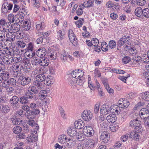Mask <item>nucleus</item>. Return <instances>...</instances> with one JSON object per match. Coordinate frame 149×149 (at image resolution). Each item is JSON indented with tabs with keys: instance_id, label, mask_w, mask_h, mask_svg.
<instances>
[{
	"instance_id": "f257e3e1",
	"label": "nucleus",
	"mask_w": 149,
	"mask_h": 149,
	"mask_svg": "<svg viewBox=\"0 0 149 149\" xmlns=\"http://www.w3.org/2000/svg\"><path fill=\"white\" fill-rule=\"evenodd\" d=\"M40 113V111L37 109L30 110L25 113V116L29 119H33L35 115H38Z\"/></svg>"
},
{
	"instance_id": "f03ea898",
	"label": "nucleus",
	"mask_w": 149,
	"mask_h": 149,
	"mask_svg": "<svg viewBox=\"0 0 149 149\" xmlns=\"http://www.w3.org/2000/svg\"><path fill=\"white\" fill-rule=\"evenodd\" d=\"M19 99L16 96H14L10 99V103L15 109L18 108L19 107Z\"/></svg>"
},
{
	"instance_id": "7ed1b4c3",
	"label": "nucleus",
	"mask_w": 149,
	"mask_h": 149,
	"mask_svg": "<svg viewBox=\"0 0 149 149\" xmlns=\"http://www.w3.org/2000/svg\"><path fill=\"white\" fill-rule=\"evenodd\" d=\"M81 117L84 120L88 121L92 119L93 115L89 111L84 110L82 113Z\"/></svg>"
},
{
	"instance_id": "20e7f679",
	"label": "nucleus",
	"mask_w": 149,
	"mask_h": 149,
	"mask_svg": "<svg viewBox=\"0 0 149 149\" xmlns=\"http://www.w3.org/2000/svg\"><path fill=\"white\" fill-rule=\"evenodd\" d=\"M84 134L86 136L90 137L93 136L94 132L93 128L90 126H86L83 129Z\"/></svg>"
},
{
	"instance_id": "39448f33",
	"label": "nucleus",
	"mask_w": 149,
	"mask_h": 149,
	"mask_svg": "<svg viewBox=\"0 0 149 149\" xmlns=\"http://www.w3.org/2000/svg\"><path fill=\"white\" fill-rule=\"evenodd\" d=\"M16 81L14 78H11L5 81H3L2 84H4V88H6L10 86H15Z\"/></svg>"
},
{
	"instance_id": "423d86ee",
	"label": "nucleus",
	"mask_w": 149,
	"mask_h": 149,
	"mask_svg": "<svg viewBox=\"0 0 149 149\" xmlns=\"http://www.w3.org/2000/svg\"><path fill=\"white\" fill-rule=\"evenodd\" d=\"M13 5L10 3H4L2 6V11L3 13H9L13 8Z\"/></svg>"
},
{
	"instance_id": "0eeeda50",
	"label": "nucleus",
	"mask_w": 149,
	"mask_h": 149,
	"mask_svg": "<svg viewBox=\"0 0 149 149\" xmlns=\"http://www.w3.org/2000/svg\"><path fill=\"white\" fill-rule=\"evenodd\" d=\"M140 117L142 119H145L149 116V110L146 108L142 109L139 111Z\"/></svg>"
},
{
	"instance_id": "6e6552de",
	"label": "nucleus",
	"mask_w": 149,
	"mask_h": 149,
	"mask_svg": "<svg viewBox=\"0 0 149 149\" xmlns=\"http://www.w3.org/2000/svg\"><path fill=\"white\" fill-rule=\"evenodd\" d=\"M99 133L100 134V139L103 141V142L104 143H107L110 139L109 133L106 132H100Z\"/></svg>"
},
{
	"instance_id": "1a4fd4ad",
	"label": "nucleus",
	"mask_w": 149,
	"mask_h": 149,
	"mask_svg": "<svg viewBox=\"0 0 149 149\" xmlns=\"http://www.w3.org/2000/svg\"><path fill=\"white\" fill-rule=\"evenodd\" d=\"M83 73L82 70L78 69L73 71L72 72L71 75L72 77L78 79L83 76Z\"/></svg>"
},
{
	"instance_id": "9d476101",
	"label": "nucleus",
	"mask_w": 149,
	"mask_h": 149,
	"mask_svg": "<svg viewBox=\"0 0 149 149\" xmlns=\"http://www.w3.org/2000/svg\"><path fill=\"white\" fill-rule=\"evenodd\" d=\"M47 53V51L45 48L41 47L39 48L36 52L37 56L39 58H43Z\"/></svg>"
},
{
	"instance_id": "9b49d317",
	"label": "nucleus",
	"mask_w": 149,
	"mask_h": 149,
	"mask_svg": "<svg viewBox=\"0 0 149 149\" xmlns=\"http://www.w3.org/2000/svg\"><path fill=\"white\" fill-rule=\"evenodd\" d=\"M31 78L28 77L23 76L20 81L21 84L23 86L29 85L31 82Z\"/></svg>"
},
{
	"instance_id": "f8f14e48",
	"label": "nucleus",
	"mask_w": 149,
	"mask_h": 149,
	"mask_svg": "<svg viewBox=\"0 0 149 149\" xmlns=\"http://www.w3.org/2000/svg\"><path fill=\"white\" fill-rule=\"evenodd\" d=\"M118 105L122 108H127L130 104L129 102L127 100L122 99V100H120L118 102Z\"/></svg>"
},
{
	"instance_id": "ddd939ff",
	"label": "nucleus",
	"mask_w": 149,
	"mask_h": 149,
	"mask_svg": "<svg viewBox=\"0 0 149 149\" xmlns=\"http://www.w3.org/2000/svg\"><path fill=\"white\" fill-rule=\"evenodd\" d=\"M6 36L8 38L6 40V41L10 40V43H9V47H11L12 43L11 41H13L15 40V35L11 32L6 34Z\"/></svg>"
},
{
	"instance_id": "4468645a",
	"label": "nucleus",
	"mask_w": 149,
	"mask_h": 149,
	"mask_svg": "<svg viewBox=\"0 0 149 149\" xmlns=\"http://www.w3.org/2000/svg\"><path fill=\"white\" fill-rule=\"evenodd\" d=\"M74 126L75 128L80 129L83 128L84 126V122L81 120H78L74 123Z\"/></svg>"
},
{
	"instance_id": "2eb2a0df",
	"label": "nucleus",
	"mask_w": 149,
	"mask_h": 149,
	"mask_svg": "<svg viewBox=\"0 0 149 149\" xmlns=\"http://www.w3.org/2000/svg\"><path fill=\"white\" fill-rule=\"evenodd\" d=\"M107 120L109 123H114L116 120L117 117L115 114H111L108 115L106 117Z\"/></svg>"
},
{
	"instance_id": "dca6fc26",
	"label": "nucleus",
	"mask_w": 149,
	"mask_h": 149,
	"mask_svg": "<svg viewBox=\"0 0 149 149\" xmlns=\"http://www.w3.org/2000/svg\"><path fill=\"white\" fill-rule=\"evenodd\" d=\"M141 123V121L137 119H134L130 120L129 122V126L132 127L134 128L135 126Z\"/></svg>"
},
{
	"instance_id": "f3484780",
	"label": "nucleus",
	"mask_w": 149,
	"mask_h": 149,
	"mask_svg": "<svg viewBox=\"0 0 149 149\" xmlns=\"http://www.w3.org/2000/svg\"><path fill=\"white\" fill-rule=\"evenodd\" d=\"M67 132L68 135L71 136H76L77 133L76 130L72 127H70L68 129Z\"/></svg>"
},
{
	"instance_id": "a211bd4d",
	"label": "nucleus",
	"mask_w": 149,
	"mask_h": 149,
	"mask_svg": "<svg viewBox=\"0 0 149 149\" xmlns=\"http://www.w3.org/2000/svg\"><path fill=\"white\" fill-rule=\"evenodd\" d=\"M111 111L110 108L108 106H105L104 105L101 107L100 109V112L104 115H106L109 113Z\"/></svg>"
},
{
	"instance_id": "6ab92c4d",
	"label": "nucleus",
	"mask_w": 149,
	"mask_h": 149,
	"mask_svg": "<svg viewBox=\"0 0 149 149\" xmlns=\"http://www.w3.org/2000/svg\"><path fill=\"white\" fill-rule=\"evenodd\" d=\"M49 63V60L47 58H40V66L43 67L47 66Z\"/></svg>"
},
{
	"instance_id": "aec40b11",
	"label": "nucleus",
	"mask_w": 149,
	"mask_h": 149,
	"mask_svg": "<svg viewBox=\"0 0 149 149\" xmlns=\"http://www.w3.org/2000/svg\"><path fill=\"white\" fill-rule=\"evenodd\" d=\"M26 60V59H24L22 60V61L25 63H26L25 64L23 68V71L25 72H29L31 70L32 67L31 64L29 63H27V62L25 61Z\"/></svg>"
},
{
	"instance_id": "412c9836",
	"label": "nucleus",
	"mask_w": 149,
	"mask_h": 149,
	"mask_svg": "<svg viewBox=\"0 0 149 149\" xmlns=\"http://www.w3.org/2000/svg\"><path fill=\"white\" fill-rule=\"evenodd\" d=\"M28 124L32 127H35L37 130L39 129V127L38 125L37 124L36 122H35L33 119H29L28 121Z\"/></svg>"
},
{
	"instance_id": "4be33fe9",
	"label": "nucleus",
	"mask_w": 149,
	"mask_h": 149,
	"mask_svg": "<svg viewBox=\"0 0 149 149\" xmlns=\"http://www.w3.org/2000/svg\"><path fill=\"white\" fill-rule=\"evenodd\" d=\"M127 135H129V137L130 138H132L136 141H137L139 139V134L135 131H132L129 134L127 133Z\"/></svg>"
},
{
	"instance_id": "5701e85b",
	"label": "nucleus",
	"mask_w": 149,
	"mask_h": 149,
	"mask_svg": "<svg viewBox=\"0 0 149 149\" xmlns=\"http://www.w3.org/2000/svg\"><path fill=\"white\" fill-rule=\"evenodd\" d=\"M11 74L15 78H19L22 76L21 70H12Z\"/></svg>"
},
{
	"instance_id": "b1692460",
	"label": "nucleus",
	"mask_w": 149,
	"mask_h": 149,
	"mask_svg": "<svg viewBox=\"0 0 149 149\" xmlns=\"http://www.w3.org/2000/svg\"><path fill=\"white\" fill-rule=\"evenodd\" d=\"M10 23H8L5 25V26H3V29L4 32L9 33L12 32V25L10 24Z\"/></svg>"
},
{
	"instance_id": "393cba45",
	"label": "nucleus",
	"mask_w": 149,
	"mask_h": 149,
	"mask_svg": "<svg viewBox=\"0 0 149 149\" xmlns=\"http://www.w3.org/2000/svg\"><path fill=\"white\" fill-rule=\"evenodd\" d=\"M36 81L44 83L45 77L44 74H39L36 76Z\"/></svg>"
},
{
	"instance_id": "a878e982",
	"label": "nucleus",
	"mask_w": 149,
	"mask_h": 149,
	"mask_svg": "<svg viewBox=\"0 0 149 149\" xmlns=\"http://www.w3.org/2000/svg\"><path fill=\"white\" fill-rule=\"evenodd\" d=\"M69 38L70 41L74 46H77L78 45L77 40L75 34L74 35L71 36L69 37Z\"/></svg>"
},
{
	"instance_id": "bb28decb",
	"label": "nucleus",
	"mask_w": 149,
	"mask_h": 149,
	"mask_svg": "<svg viewBox=\"0 0 149 149\" xmlns=\"http://www.w3.org/2000/svg\"><path fill=\"white\" fill-rule=\"evenodd\" d=\"M47 95V91L46 90L41 91L39 94V98L40 100H42L46 98Z\"/></svg>"
},
{
	"instance_id": "cd10ccee",
	"label": "nucleus",
	"mask_w": 149,
	"mask_h": 149,
	"mask_svg": "<svg viewBox=\"0 0 149 149\" xmlns=\"http://www.w3.org/2000/svg\"><path fill=\"white\" fill-rule=\"evenodd\" d=\"M142 61V58L140 56H137L135 57L133 59L132 63V65H140Z\"/></svg>"
},
{
	"instance_id": "c85d7f7f",
	"label": "nucleus",
	"mask_w": 149,
	"mask_h": 149,
	"mask_svg": "<svg viewBox=\"0 0 149 149\" xmlns=\"http://www.w3.org/2000/svg\"><path fill=\"white\" fill-rule=\"evenodd\" d=\"M40 58L33 57L31 60V63L34 65L37 66L40 65Z\"/></svg>"
},
{
	"instance_id": "c756f323",
	"label": "nucleus",
	"mask_w": 149,
	"mask_h": 149,
	"mask_svg": "<svg viewBox=\"0 0 149 149\" xmlns=\"http://www.w3.org/2000/svg\"><path fill=\"white\" fill-rule=\"evenodd\" d=\"M34 86L39 91L42 89V88L44 86L45 83L42 82H38L37 81H35L33 82Z\"/></svg>"
},
{
	"instance_id": "7c9ffc66",
	"label": "nucleus",
	"mask_w": 149,
	"mask_h": 149,
	"mask_svg": "<svg viewBox=\"0 0 149 149\" xmlns=\"http://www.w3.org/2000/svg\"><path fill=\"white\" fill-rule=\"evenodd\" d=\"M12 31L14 33H17L19 31L20 29V25L17 23H14L12 25Z\"/></svg>"
},
{
	"instance_id": "2f4dec72",
	"label": "nucleus",
	"mask_w": 149,
	"mask_h": 149,
	"mask_svg": "<svg viewBox=\"0 0 149 149\" xmlns=\"http://www.w3.org/2000/svg\"><path fill=\"white\" fill-rule=\"evenodd\" d=\"M111 109L110 112H112L116 114H118L119 113L120 111V107L117 105H116L112 107H111Z\"/></svg>"
},
{
	"instance_id": "473e14b6",
	"label": "nucleus",
	"mask_w": 149,
	"mask_h": 149,
	"mask_svg": "<svg viewBox=\"0 0 149 149\" xmlns=\"http://www.w3.org/2000/svg\"><path fill=\"white\" fill-rule=\"evenodd\" d=\"M9 73L6 71H3L0 73V75L4 81H6L9 78Z\"/></svg>"
},
{
	"instance_id": "72a5a7b5",
	"label": "nucleus",
	"mask_w": 149,
	"mask_h": 149,
	"mask_svg": "<svg viewBox=\"0 0 149 149\" xmlns=\"http://www.w3.org/2000/svg\"><path fill=\"white\" fill-rule=\"evenodd\" d=\"M2 61L6 65H11L13 62L12 56L9 58V56H6L3 58Z\"/></svg>"
},
{
	"instance_id": "f704fd0d",
	"label": "nucleus",
	"mask_w": 149,
	"mask_h": 149,
	"mask_svg": "<svg viewBox=\"0 0 149 149\" xmlns=\"http://www.w3.org/2000/svg\"><path fill=\"white\" fill-rule=\"evenodd\" d=\"M68 139L66 136L64 134L60 135L58 138V142L61 144H64L67 142Z\"/></svg>"
},
{
	"instance_id": "c9c22d12",
	"label": "nucleus",
	"mask_w": 149,
	"mask_h": 149,
	"mask_svg": "<svg viewBox=\"0 0 149 149\" xmlns=\"http://www.w3.org/2000/svg\"><path fill=\"white\" fill-rule=\"evenodd\" d=\"M85 144L87 147L91 148L94 147L95 142L92 139H89L86 140Z\"/></svg>"
},
{
	"instance_id": "e433bc0d",
	"label": "nucleus",
	"mask_w": 149,
	"mask_h": 149,
	"mask_svg": "<svg viewBox=\"0 0 149 149\" xmlns=\"http://www.w3.org/2000/svg\"><path fill=\"white\" fill-rule=\"evenodd\" d=\"M31 27V24L28 21H25L23 22L22 27L24 31H27L30 29Z\"/></svg>"
},
{
	"instance_id": "4c0bfd02",
	"label": "nucleus",
	"mask_w": 149,
	"mask_h": 149,
	"mask_svg": "<svg viewBox=\"0 0 149 149\" xmlns=\"http://www.w3.org/2000/svg\"><path fill=\"white\" fill-rule=\"evenodd\" d=\"M57 52L56 51L50 52L48 54V56L51 60H55L57 58Z\"/></svg>"
},
{
	"instance_id": "58836bf2",
	"label": "nucleus",
	"mask_w": 149,
	"mask_h": 149,
	"mask_svg": "<svg viewBox=\"0 0 149 149\" xmlns=\"http://www.w3.org/2000/svg\"><path fill=\"white\" fill-rule=\"evenodd\" d=\"M143 10L141 7H138L135 10V15L138 17H140L143 15Z\"/></svg>"
},
{
	"instance_id": "ea45409f",
	"label": "nucleus",
	"mask_w": 149,
	"mask_h": 149,
	"mask_svg": "<svg viewBox=\"0 0 149 149\" xmlns=\"http://www.w3.org/2000/svg\"><path fill=\"white\" fill-rule=\"evenodd\" d=\"M91 40L93 44V46L94 47H97V48L95 50V51L98 52L100 50V48H98V47H99V46H98V45L99 43L98 40L96 38H94Z\"/></svg>"
},
{
	"instance_id": "a19ab883",
	"label": "nucleus",
	"mask_w": 149,
	"mask_h": 149,
	"mask_svg": "<svg viewBox=\"0 0 149 149\" xmlns=\"http://www.w3.org/2000/svg\"><path fill=\"white\" fill-rule=\"evenodd\" d=\"M66 146L68 148H72L73 147L74 144V141L70 138H68L65 143Z\"/></svg>"
},
{
	"instance_id": "79ce46f5",
	"label": "nucleus",
	"mask_w": 149,
	"mask_h": 149,
	"mask_svg": "<svg viewBox=\"0 0 149 149\" xmlns=\"http://www.w3.org/2000/svg\"><path fill=\"white\" fill-rule=\"evenodd\" d=\"M37 135L31 134L29 136L27 137V141L32 142L36 141L38 139Z\"/></svg>"
},
{
	"instance_id": "37998d69",
	"label": "nucleus",
	"mask_w": 149,
	"mask_h": 149,
	"mask_svg": "<svg viewBox=\"0 0 149 149\" xmlns=\"http://www.w3.org/2000/svg\"><path fill=\"white\" fill-rule=\"evenodd\" d=\"M12 61L15 63L20 62L22 60V58L20 56L18 55L16 56L15 55L12 56Z\"/></svg>"
},
{
	"instance_id": "c03bdc74",
	"label": "nucleus",
	"mask_w": 149,
	"mask_h": 149,
	"mask_svg": "<svg viewBox=\"0 0 149 149\" xmlns=\"http://www.w3.org/2000/svg\"><path fill=\"white\" fill-rule=\"evenodd\" d=\"M85 135L84 134L82 133H77V134L76 135V138L79 141H83L86 139Z\"/></svg>"
},
{
	"instance_id": "a18cd8bd",
	"label": "nucleus",
	"mask_w": 149,
	"mask_h": 149,
	"mask_svg": "<svg viewBox=\"0 0 149 149\" xmlns=\"http://www.w3.org/2000/svg\"><path fill=\"white\" fill-rule=\"evenodd\" d=\"M1 109V110L2 113H6L10 110V108L8 105H3L1 107V105H0V109Z\"/></svg>"
},
{
	"instance_id": "49530a36",
	"label": "nucleus",
	"mask_w": 149,
	"mask_h": 149,
	"mask_svg": "<svg viewBox=\"0 0 149 149\" xmlns=\"http://www.w3.org/2000/svg\"><path fill=\"white\" fill-rule=\"evenodd\" d=\"M63 52V53L61 54V57L63 61V62H65L67 60L68 54V53L65 50H64Z\"/></svg>"
},
{
	"instance_id": "de8ad7c7",
	"label": "nucleus",
	"mask_w": 149,
	"mask_h": 149,
	"mask_svg": "<svg viewBox=\"0 0 149 149\" xmlns=\"http://www.w3.org/2000/svg\"><path fill=\"white\" fill-rule=\"evenodd\" d=\"M5 49H6L5 51L6 54H7V56L10 55L12 56L14 54V52L13 49L11 48H9L8 47H6L5 48Z\"/></svg>"
},
{
	"instance_id": "09e8293b",
	"label": "nucleus",
	"mask_w": 149,
	"mask_h": 149,
	"mask_svg": "<svg viewBox=\"0 0 149 149\" xmlns=\"http://www.w3.org/2000/svg\"><path fill=\"white\" fill-rule=\"evenodd\" d=\"M94 1L93 0H89L86 1H84L86 8H89L93 6Z\"/></svg>"
},
{
	"instance_id": "8fccbe9b",
	"label": "nucleus",
	"mask_w": 149,
	"mask_h": 149,
	"mask_svg": "<svg viewBox=\"0 0 149 149\" xmlns=\"http://www.w3.org/2000/svg\"><path fill=\"white\" fill-rule=\"evenodd\" d=\"M109 123L107 121H104L102 123L100 124V126L104 130L107 129L109 127Z\"/></svg>"
},
{
	"instance_id": "3c124183",
	"label": "nucleus",
	"mask_w": 149,
	"mask_h": 149,
	"mask_svg": "<svg viewBox=\"0 0 149 149\" xmlns=\"http://www.w3.org/2000/svg\"><path fill=\"white\" fill-rule=\"evenodd\" d=\"M26 98L28 99H32L33 97V93L28 90L25 93L24 95Z\"/></svg>"
},
{
	"instance_id": "603ef678",
	"label": "nucleus",
	"mask_w": 149,
	"mask_h": 149,
	"mask_svg": "<svg viewBox=\"0 0 149 149\" xmlns=\"http://www.w3.org/2000/svg\"><path fill=\"white\" fill-rule=\"evenodd\" d=\"M101 48L103 51L106 52L108 50L107 43L105 42H102L101 45Z\"/></svg>"
},
{
	"instance_id": "864d4df0",
	"label": "nucleus",
	"mask_w": 149,
	"mask_h": 149,
	"mask_svg": "<svg viewBox=\"0 0 149 149\" xmlns=\"http://www.w3.org/2000/svg\"><path fill=\"white\" fill-rule=\"evenodd\" d=\"M85 79L83 76H81L77 79V80H76L77 84L80 86L82 85Z\"/></svg>"
},
{
	"instance_id": "5fc2aeb1",
	"label": "nucleus",
	"mask_w": 149,
	"mask_h": 149,
	"mask_svg": "<svg viewBox=\"0 0 149 149\" xmlns=\"http://www.w3.org/2000/svg\"><path fill=\"white\" fill-rule=\"evenodd\" d=\"M12 122L14 125H19L22 123V120L21 118H15V119L13 120Z\"/></svg>"
},
{
	"instance_id": "6e6d98bb",
	"label": "nucleus",
	"mask_w": 149,
	"mask_h": 149,
	"mask_svg": "<svg viewBox=\"0 0 149 149\" xmlns=\"http://www.w3.org/2000/svg\"><path fill=\"white\" fill-rule=\"evenodd\" d=\"M28 90L31 92L32 91L33 94H37L39 91L35 86H29Z\"/></svg>"
},
{
	"instance_id": "4d7b16f0",
	"label": "nucleus",
	"mask_w": 149,
	"mask_h": 149,
	"mask_svg": "<svg viewBox=\"0 0 149 149\" xmlns=\"http://www.w3.org/2000/svg\"><path fill=\"white\" fill-rule=\"evenodd\" d=\"M13 131L15 134H19L21 132L22 128L19 126H16L13 128Z\"/></svg>"
},
{
	"instance_id": "13d9d810",
	"label": "nucleus",
	"mask_w": 149,
	"mask_h": 149,
	"mask_svg": "<svg viewBox=\"0 0 149 149\" xmlns=\"http://www.w3.org/2000/svg\"><path fill=\"white\" fill-rule=\"evenodd\" d=\"M45 27L44 22H42L40 24H38L36 26V28L37 30H43Z\"/></svg>"
},
{
	"instance_id": "bf43d9fd",
	"label": "nucleus",
	"mask_w": 149,
	"mask_h": 149,
	"mask_svg": "<svg viewBox=\"0 0 149 149\" xmlns=\"http://www.w3.org/2000/svg\"><path fill=\"white\" fill-rule=\"evenodd\" d=\"M84 22V19L83 18H81L78 21H76L75 22V24L77 27L80 28L82 26Z\"/></svg>"
},
{
	"instance_id": "052dcab7",
	"label": "nucleus",
	"mask_w": 149,
	"mask_h": 149,
	"mask_svg": "<svg viewBox=\"0 0 149 149\" xmlns=\"http://www.w3.org/2000/svg\"><path fill=\"white\" fill-rule=\"evenodd\" d=\"M142 98L145 101L149 100V92H146L143 94L142 96Z\"/></svg>"
},
{
	"instance_id": "680f3d73",
	"label": "nucleus",
	"mask_w": 149,
	"mask_h": 149,
	"mask_svg": "<svg viewBox=\"0 0 149 149\" xmlns=\"http://www.w3.org/2000/svg\"><path fill=\"white\" fill-rule=\"evenodd\" d=\"M143 15L146 18L149 17V9L146 8L143 9Z\"/></svg>"
},
{
	"instance_id": "e2e57ef3",
	"label": "nucleus",
	"mask_w": 149,
	"mask_h": 149,
	"mask_svg": "<svg viewBox=\"0 0 149 149\" xmlns=\"http://www.w3.org/2000/svg\"><path fill=\"white\" fill-rule=\"evenodd\" d=\"M109 46L111 49L115 48L116 46V42L113 40H110L109 43Z\"/></svg>"
},
{
	"instance_id": "0e129e2a",
	"label": "nucleus",
	"mask_w": 149,
	"mask_h": 149,
	"mask_svg": "<svg viewBox=\"0 0 149 149\" xmlns=\"http://www.w3.org/2000/svg\"><path fill=\"white\" fill-rule=\"evenodd\" d=\"M149 63V58L148 57H143L142 58V61L141 63L143 64H146L145 65V68L148 63Z\"/></svg>"
},
{
	"instance_id": "69168bd1",
	"label": "nucleus",
	"mask_w": 149,
	"mask_h": 149,
	"mask_svg": "<svg viewBox=\"0 0 149 149\" xmlns=\"http://www.w3.org/2000/svg\"><path fill=\"white\" fill-rule=\"evenodd\" d=\"M8 19L10 23H13L15 21V16L13 14H10L8 16Z\"/></svg>"
},
{
	"instance_id": "338daca9",
	"label": "nucleus",
	"mask_w": 149,
	"mask_h": 149,
	"mask_svg": "<svg viewBox=\"0 0 149 149\" xmlns=\"http://www.w3.org/2000/svg\"><path fill=\"white\" fill-rule=\"evenodd\" d=\"M19 101L22 104H26L28 102V100L24 95V96L20 98Z\"/></svg>"
},
{
	"instance_id": "774afa93",
	"label": "nucleus",
	"mask_w": 149,
	"mask_h": 149,
	"mask_svg": "<svg viewBox=\"0 0 149 149\" xmlns=\"http://www.w3.org/2000/svg\"><path fill=\"white\" fill-rule=\"evenodd\" d=\"M143 74V76L146 80L147 84L148 85L149 83V71H145Z\"/></svg>"
}]
</instances>
